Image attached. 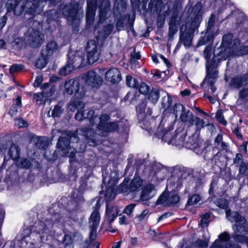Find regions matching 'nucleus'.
<instances>
[{"label":"nucleus","instance_id":"f257e3e1","mask_svg":"<svg viewBox=\"0 0 248 248\" xmlns=\"http://www.w3.org/2000/svg\"><path fill=\"white\" fill-rule=\"evenodd\" d=\"M109 114L103 113L100 115L99 117V123L95 124L96 133L91 128L80 129L78 132H81L84 136L87 137L89 140H91L93 143H94L96 141V138L94 139L96 134L101 136H106L109 133L112 132L117 130L118 124L116 122H108L110 119Z\"/></svg>","mask_w":248,"mask_h":248},{"label":"nucleus","instance_id":"f03ea898","mask_svg":"<svg viewBox=\"0 0 248 248\" xmlns=\"http://www.w3.org/2000/svg\"><path fill=\"white\" fill-rule=\"evenodd\" d=\"M232 38L231 34H225L222 38V41L220 46L214 50V56L211 61H208L206 64V77L211 78H216L218 76V71L216 69L217 63V61L219 62L220 61L225 60L228 57L230 50L224 49L223 51V47H227L229 45L228 40H231Z\"/></svg>","mask_w":248,"mask_h":248},{"label":"nucleus","instance_id":"7ed1b4c3","mask_svg":"<svg viewBox=\"0 0 248 248\" xmlns=\"http://www.w3.org/2000/svg\"><path fill=\"white\" fill-rule=\"evenodd\" d=\"M51 15L54 13V11H51ZM56 16L53 17L54 20H56L58 18L63 16L72 25L77 24L79 22L80 18L83 16V11L80 12L78 8V5L75 4L74 5L69 4L65 5L62 8V13L59 14L55 13Z\"/></svg>","mask_w":248,"mask_h":248},{"label":"nucleus","instance_id":"20e7f679","mask_svg":"<svg viewBox=\"0 0 248 248\" xmlns=\"http://www.w3.org/2000/svg\"><path fill=\"white\" fill-rule=\"evenodd\" d=\"M64 92L68 94H74L77 99L82 98L85 94L84 89L78 78H72L65 80L64 84Z\"/></svg>","mask_w":248,"mask_h":248},{"label":"nucleus","instance_id":"39448f33","mask_svg":"<svg viewBox=\"0 0 248 248\" xmlns=\"http://www.w3.org/2000/svg\"><path fill=\"white\" fill-rule=\"evenodd\" d=\"M25 40L32 47H39L45 40L43 33L37 30L30 29L25 34Z\"/></svg>","mask_w":248,"mask_h":248},{"label":"nucleus","instance_id":"423d86ee","mask_svg":"<svg viewBox=\"0 0 248 248\" xmlns=\"http://www.w3.org/2000/svg\"><path fill=\"white\" fill-rule=\"evenodd\" d=\"M202 8V4L201 2H197L192 8L189 5L186 7L185 11L190 13L191 22L189 25H191L194 27H199L202 19L201 13Z\"/></svg>","mask_w":248,"mask_h":248},{"label":"nucleus","instance_id":"0eeeda50","mask_svg":"<svg viewBox=\"0 0 248 248\" xmlns=\"http://www.w3.org/2000/svg\"><path fill=\"white\" fill-rule=\"evenodd\" d=\"M87 57L89 64H93L99 59L100 49L99 45L94 40H90L87 43Z\"/></svg>","mask_w":248,"mask_h":248},{"label":"nucleus","instance_id":"6e6552de","mask_svg":"<svg viewBox=\"0 0 248 248\" xmlns=\"http://www.w3.org/2000/svg\"><path fill=\"white\" fill-rule=\"evenodd\" d=\"M227 34H231L232 38L231 40H228L229 45L227 47H223L222 51H224V49L230 50V53L228 57L232 54L237 53L239 55H244L248 53V46H241L238 47L240 45V40L238 39L235 38L232 40L233 35L232 33H228Z\"/></svg>","mask_w":248,"mask_h":248},{"label":"nucleus","instance_id":"1a4fd4ad","mask_svg":"<svg viewBox=\"0 0 248 248\" xmlns=\"http://www.w3.org/2000/svg\"><path fill=\"white\" fill-rule=\"evenodd\" d=\"M59 148L63 151L64 155L68 156L70 158V162L72 164L75 161L74 156L76 153V150L69 146V139L68 137H60L57 143Z\"/></svg>","mask_w":248,"mask_h":248},{"label":"nucleus","instance_id":"9d476101","mask_svg":"<svg viewBox=\"0 0 248 248\" xmlns=\"http://www.w3.org/2000/svg\"><path fill=\"white\" fill-rule=\"evenodd\" d=\"M53 226L52 222L47 220L45 222L40 221L35 225L34 231L38 234L41 241L43 242L47 240Z\"/></svg>","mask_w":248,"mask_h":248},{"label":"nucleus","instance_id":"9b49d317","mask_svg":"<svg viewBox=\"0 0 248 248\" xmlns=\"http://www.w3.org/2000/svg\"><path fill=\"white\" fill-rule=\"evenodd\" d=\"M187 25H183L180 29V42L182 43L186 48H188L191 45L192 34L198 27H194L191 25H189L187 28Z\"/></svg>","mask_w":248,"mask_h":248},{"label":"nucleus","instance_id":"f8f14e48","mask_svg":"<svg viewBox=\"0 0 248 248\" xmlns=\"http://www.w3.org/2000/svg\"><path fill=\"white\" fill-rule=\"evenodd\" d=\"M82 78L85 84L92 88H98L103 82V79L101 76L93 70L88 72Z\"/></svg>","mask_w":248,"mask_h":248},{"label":"nucleus","instance_id":"ddd939ff","mask_svg":"<svg viewBox=\"0 0 248 248\" xmlns=\"http://www.w3.org/2000/svg\"><path fill=\"white\" fill-rule=\"evenodd\" d=\"M226 215L228 220L232 222H236V228H243V231L245 232H248V225L246 224V220L237 212L228 210L226 211Z\"/></svg>","mask_w":248,"mask_h":248},{"label":"nucleus","instance_id":"4468645a","mask_svg":"<svg viewBox=\"0 0 248 248\" xmlns=\"http://www.w3.org/2000/svg\"><path fill=\"white\" fill-rule=\"evenodd\" d=\"M98 112H96V110H94L93 109L85 110L84 112L78 111L76 114L75 118L78 121L83 119H88L91 125L93 126L98 121Z\"/></svg>","mask_w":248,"mask_h":248},{"label":"nucleus","instance_id":"2eb2a0df","mask_svg":"<svg viewBox=\"0 0 248 248\" xmlns=\"http://www.w3.org/2000/svg\"><path fill=\"white\" fill-rule=\"evenodd\" d=\"M41 89L42 90V92L35 93L33 96L36 102L40 105L44 104L47 98L50 96L53 92L52 87L48 83L44 84Z\"/></svg>","mask_w":248,"mask_h":248},{"label":"nucleus","instance_id":"dca6fc26","mask_svg":"<svg viewBox=\"0 0 248 248\" xmlns=\"http://www.w3.org/2000/svg\"><path fill=\"white\" fill-rule=\"evenodd\" d=\"M100 220V216L98 209L96 208L92 213L89 218V226L91 229L90 237L91 240H94L96 237V230Z\"/></svg>","mask_w":248,"mask_h":248},{"label":"nucleus","instance_id":"f3484780","mask_svg":"<svg viewBox=\"0 0 248 248\" xmlns=\"http://www.w3.org/2000/svg\"><path fill=\"white\" fill-rule=\"evenodd\" d=\"M230 236L227 232H223L218 235V240H216L213 244L216 248H241L239 245H231L229 244Z\"/></svg>","mask_w":248,"mask_h":248},{"label":"nucleus","instance_id":"a211bd4d","mask_svg":"<svg viewBox=\"0 0 248 248\" xmlns=\"http://www.w3.org/2000/svg\"><path fill=\"white\" fill-rule=\"evenodd\" d=\"M178 110L181 111L180 119L183 122H187L190 124L193 122L194 116L189 110L186 111L183 105L177 104L175 105L173 112L176 115H178Z\"/></svg>","mask_w":248,"mask_h":248},{"label":"nucleus","instance_id":"6ab92c4d","mask_svg":"<svg viewBox=\"0 0 248 248\" xmlns=\"http://www.w3.org/2000/svg\"><path fill=\"white\" fill-rule=\"evenodd\" d=\"M49 1L51 4L55 2V0H33L32 1H28L26 4L27 8H29L28 12L31 15L38 14L42 11V7L40 6L41 3Z\"/></svg>","mask_w":248,"mask_h":248},{"label":"nucleus","instance_id":"aec40b11","mask_svg":"<svg viewBox=\"0 0 248 248\" xmlns=\"http://www.w3.org/2000/svg\"><path fill=\"white\" fill-rule=\"evenodd\" d=\"M180 198L177 194H172L168 196L167 193L164 192L159 197L157 201L158 204H162L166 205L175 204L179 201Z\"/></svg>","mask_w":248,"mask_h":248},{"label":"nucleus","instance_id":"412c9836","mask_svg":"<svg viewBox=\"0 0 248 248\" xmlns=\"http://www.w3.org/2000/svg\"><path fill=\"white\" fill-rule=\"evenodd\" d=\"M119 210L118 207L114 205L107 203L105 220L111 224L117 217Z\"/></svg>","mask_w":248,"mask_h":248},{"label":"nucleus","instance_id":"4be33fe9","mask_svg":"<svg viewBox=\"0 0 248 248\" xmlns=\"http://www.w3.org/2000/svg\"><path fill=\"white\" fill-rule=\"evenodd\" d=\"M87 1L86 22L88 25H90L94 19L97 0H87Z\"/></svg>","mask_w":248,"mask_h":248},{"label":"nucleus","instance_id":"5701e85b","mask_svg":"<svg viewBox=\"0 0 248 248\" xmlns=\"http://www.w3.org/2000/svg\"><path fill=\"white\" fill-rule=\"evenodd\" d=\"M105 79L112 83H117L121 80V74L117 68H111L108 70L105 75Z\"/></svg>","mask_w":248,"mask_h":248},{"label":"nucleus","instance_id":"b1692460","mask_svg":"<svg viewBox=\"0 0 248 248\" xmlns=\"http://www.w3.org/2000/svg\"><path fill=\"white\" fill-rule=\"evenodd\" d=\"M110 3L108 0H102L99 6V21L103 22L108 18L110 13Z\"/></svg>","mask_w":248,"mask_h":248},{"label":"nucleus","instance_id":"393cba45","mask_svg":"<svg viewBox=\"0 0 248 248\" xmlns=\"http://www.w3.org/2000/svg\"><path fill=\"white\" fill-rule=\"evenodd\" d=\"M156 194L155 186L152 184L146 186L142 189L140 196L141 201H147L152 199Z\"/></svg>","mask_w":248,"mask_h":248},{"label":"nucleus","instance_id":"a878e982","mask_svg":"<svg viewBox=\"0 0 248 248\" xmlns=\"http://www.w3.org/2000/svg\"><path fill=\"white\" fill-rule=\"evenodd\" d=\"M59 48V46L55 41H51L42 47L41 54L43 56L49 57L56 52Z\"/></svg>","mask_w":248,"mask_h":248},{"label":"nucleus","instance_id":"bb28decb","mask_svg":"<svg viewBox=\"0 0 248 248\" xmlns=\"http://www.w3.org/2000/svg\"><path fill=\"white\" fill-rule=\"evenodd\" d=\"M143 181L141 179V178L135 174L131 180L129 186L130 191L131 192L139 191L141 189V186L143 185Z\"/></svg>","mask_w":248,"mask_h":248},{"label":"nucleus","instance_id":"cd10ccee","mask_svg":"<svg viewBox=\"0 0 248 248\" xmlns=\"http://www.w3.org/2000/svg\"><path fill=\"white\" fill-rule=\"evenodd\" d=\"M21 97L18 96L16 99L14 100L13 104L8 111V114L11 116H16L21 110Z\"/></svg>","mask_w":248,"mask_h":248},{"label":"nucleus","instance_id":"c85d7f7f","mask_svg":"<svg viewBox=\"0 0 248 248\" xmlns=\"http://www.w3.org/2000/svg\"><path fill=\"white\" fill-rule=\"evenodd\" d=\"M174 139L172 145L176 146H184L187 147L186 142H185L186 135L184 132H181L174 134Z\"/></svg>","mask_w":248,"mask_h":248},{"label":"nucleus","instance_id":"c756f323","mask_svg":"<svg viewBox=\"0 0 248 248\" xmlns=\"http://www.w3.org/2000/svg\"><path fill=\"white\" fill-rule=\"evenodd\" d=\"M214 35L212 34L211 32L207 31V34H204L203 36H201L199 40L197 45L201 46L205 45L208 42L211 43L214 40Z\"/></svg>","mask_w":248,"mask_h":248},{"label":"nucleus","instance_id":"7c9ffc66","mask_svg":"<svg viewBox=\"0 0 248 248\" xmlns=\"http://www.w3.org/2000/svg\"><path fill=\"white\" fill-rule=\"evenodd\" d=\"M9 155L11 158L14 160L17 159L20 155V149L15 144H12L9 151Z\"/></svg>","mask_w":248,"mask_h":248},{"label":"nucleus","instance_id":"2f4dec72","mask_svg":"<svg viewBox=\"0 0 248 248\" xmlns=\"http://www.w3.org/2000/svg\"><path fill=\"white\" fill-rule=\"evenodd\" d=\"M33 140L36 146L40 149H44L47 146V140L44 137H36Z\"/></svg>","mask_w":248,"mask_h":248},{"label":"nucleus","instance_id":"473e14b6","mask_svg":"<svg viewBox=\"0 0 248 248\" xmlns=\"http://www.w3.org/2000/svg\"><path fill=\"white\" fill-rule=\"evenodd\" d=\"M174 134L170 131H166L162 136V140L163 141L167 142L169 144H172L174 139Z\"/></svg>","mask_w":248,"mask_h":248},{"label":"nucleus","instance_id":"72a5a7b5","mask_svg":"<svg viewBox=\"0 0 248 248\" xmlns=\"http://www.w3.org/2000/svg\"><path fill=\"white\" fill-rule=\"evenodd\" d=\"M74 68V66L71 64L70 61L68 60L67 64L61 69L59 73L62 76H66L69 74Z\"/></svg>","mask_w":248,"mask_h":248},{"label":"nucleus","instance_id":"f704fd0d","mask_svg":"<svg viewBox=\"0 0 248 248\" xmlns=\"http://www.w3.org/2000/svg\"><path fill=\"white\" fill-rule=\"evenodd\" d=\"M163 0H151V2L149 4V8L151 9V10L154 11H159L160 10L161 6L163 3ZM169 0H167V2ZM166 1V0H164Z\"/></svg>","mask_w":248,"mask_h":248},{"label":"nucleus","instance_id":"c9c22d12","mask_svg":"<svg viewBox=\"0 0 248 248\" xmlns=\"http://www.w3.org/2000/svg\"><path fill=\"white\" fill-rule=\"evenodd\" d=\"M48 57L47 56H43L41 53V57L36 61V66L39 69L44 68L47 63Z\"/></svg>","mask_w":248,"mask_h":248},{"label":"nucleus","instance_id":"e433bc0d","mask_svg":"<svg viewBox=\"0 0 248 248\" xmlns=\"http://www.w3.org/2000/svg\"><path fill=\"white\" fill-rule=\"evenodd\" d=\"M159 97V91L157 89H154L150 93L148 99L151 102L155 104L158 101Z\"/></svg>","mask_w":248,"mask_h":248},{"label":"nucleus","instance_id":"4c0bfd02","mask_svg":"<svg viewBox=\"0 0 248 248\" xmlns=\"http://www.w3.org/2000/svg\"><path fill=\"white\" fill-rule=\"evenodd\" d=\"M70 61L71 64L74 66V67L78 68L83 61V58L79 56L75 55L72 56V58H69V60Z\"/></svg>","mask_w":248,"mask_h":248},{"label":"nucleus","instance_id":"58836bf2","mask_svg":"<svg viewBox=\"0 0 248 248\" xmlns=\"http://www.w3.org/2000/svg\"><path fill=\"white\" fill-rule=\"evenodd\" d=\"M146 107V104L145 102H142L139 104L137 107V111L138 113V117L139 119L142 120L144 118L145 115V110Z\"/></svg>","mask_w":248,"mask_h":248},{"label":"nucleus","instance_id":"ea45409f","mask_svg":"<svg viewBox=\"0 0 248 248\" xmlns=\"http://www.w3.org/2000/svg\"><path fill=\"white\" fill-rule=\"evenodd\" d=\"M83 103L80 100H78L71 102L68 106V108L70 110L74 111L77 109L83 108Z\"/></svg>","mask_w":248,"mask_h":248},{"label":"nucleus","instance_id":"a19ab883","mask_svg":"<svg viewBox=\"0 0 248 248\" xmlns=\"http://www.w3.org/2000/svg\"><path fill=\"white\" fill-rule=\"evenodd\" d=\"M193 120L190 125H195L197 130H200L206 125L204 121L198 117L194 116Z\"/></svg>","mask_w":248,"mask_h":248},{"label":"nucleus","instance_id":"79ce46f5","mask_svg":"<svg viewBox=\"0 0 248 248\" xmlns=\"http://www.w3.org/2000/svg\"><path fill=\"white\" fill-rule=\"evenodd\" d=\"M114 28L112 24H108L105 26L102 31L101 36L103 38H106L108 37L112 32Z\"/></svg>","mask_w":248,"mask_h":248},{"label":"nucleus","instance_id":"37998d69","mask_svg":"<svg viewBox=\"0 0 248 248\" xmlns=\"http://www.w3.org/2000/svg\"><path fill=\"white\" fill-rule=\"evenodd\" d=\"M241 229L242 228H241ZM236 229L237 230V232H234V234L233 235V238L234 240L240 243L248 242V237L237 234V232L240 231L241 228H239V227H238L236 228ZM242 231H243V229L242 230ZM244 232L245 231H244Z\"/></svg>","mask_w":248,"mask_h":248},{"label":"nucleus","instance_id":"c03bdc74","mask_svg":"<svg viewBox=\"0 0 248 248\" xmlns=\"http://www.w3.org/2000/svg\"><path fill=\"white\" fill-rule=\"evenodd\" d=\"M115 196L116 194L114 192V187L112 186L109 187L107 190L105 196L107 203H108V202L114 199Z\"/></svg>","mask_w":248,"mask_h":248},{"label":"nucleus","instance_id":"a18cd8bd","mask_svg":"<svg viewBox=\"0 0 248 248\" xmlns=\"http://www.w3.org/2000/svg\"><path fill=\"white\" fill-rule=\"evenodd\" d=\"M233 82L238 86L245 85L248 83V72L242 77L236 78Z\"/></svg>","mask_w":248,"mask_h":248},{"label":"nucleus","instance_id":"49530a36","mask_svg":"<svg viewBox=\"0 0 248 248\" xmlns=\"http://www.w3.org/2000/svg\"><path fill=\"white\" fill-rule=\"evenodd\" d=\"M126 84L130 87L138 88V81L130 76H127L126 78Z\"/></svg>","mask_w":248,"mask_h":248},{"label":"nucleus","instance_id":"de8ad7c7","mask_svg":"<svg viewBox=\"0 0 248 248\" xmlns=\"http://www.w3.org/2000/svg\"><path fill=\"white\" fill-rule=\"evenodd\" d=\"M214 202L217 206L222 209H226L228 206L227 201L223 198L217 199Z\"/></svg>","mask_w":248,"mask_h":248},{"label":"nucleus","instance_id":"09e8293b","mask_svg":"<svg viewBox=\"0 0 248 248\" xmlns=\"http://www.w3.org/2000/svg\"><path fill=\"white\" fill-rule=\"evenodd\" d=\"M176 23L173 17L171 18L169 22V35L172 36L177 32Z\"/></svg>","mask_w":248,"mask_h":248},{"label":"nucleus","instance_id":"8fccbe9b","mask_svg":"<svg viewBox=\"0 0 248 248\" xmlns=\"http://www.w3.org/2000/svg\"><path fill=\"white\" fill-rule=\"evenodd\" d=\"M63 112L62 107L60 105H57L55 106L54 108L52 111V116L54 118L59 117Z\"/></svg>","mask_w":248,"mask_h":248},{"label":"nucleus","instance_id":"3c124183","mask_svg":"<svg viewBox=\"0 0 248 248\" xmlns=\"http://www.w3.org/2000/svg\"><path fill=\"white\" fill-rule=\"evenodd\" d=\"M17 163L19 167L25 169L29 168L31 165L30 160L26 158H22Z\"/></svg>","mask_w":248,"mask_h":248},{"label":"nucleus","instance_id":"603ef678","mask_svg":"<svg viewBox=\"0 0 248 248\" xmlns=\"http://www.w3.org/2000/svg\"><path fill=\"white\" fill-rule=\"evenodd\" d=\"M236 78H234L232 80V83L233 84L235 85L237 87H242V86H238L236 84H234V82H233V80L234 79H235ZM248 84V83L246 84H244L243 85H242V86H246ZM239 97L240 98H246L247 97H248V86L247 87H245L244 88L243 90H242L240 93H239Z\"/></svg>","mask_w":248,"mask_h":248},{"label":"nucleus","instance_id":"864d4df0","mask_svg":"<svg viewBox=\"0 0 248 248\" xmlns=\"http://www.w3.org/2000/svg\"><path fill=\"white\" fill-rule=\"evenodd\" d=\"M15 124L18 128L26 127L28 126V123L22 118H19L15 119Z\"/></svg>","mask_w":248,"mask_h":248},{"label":"nucleus","instance_id":"5fc2aeb1","mask_svg":"<svg viewBox=\"0 0 248 248\" xmlns=\"http://www.w3.org/2000/svg\"><path fill=\"white\" fill-rule=\"evenodd\" d=\"M239 171L241 174L248 176V164H246L244 162L241 163L239 166Z\"/></svg>","mask_w":248,"mask_h":248},{"label":"nucleus","instance_id":"6e6d98bb","mask_svg":"<svg viewBox=\"0 0 248 248\" xmlns=\"http://www.w3.org/2000/svg\"><path fill=\"white\" fill-rule=\"evenodd\" d=\"M201 200L200 196L198 194H194L189 198L188 200V204L189 205H193L198 203Z\"/></svg>","mask_w":248,"mask_h":248},{"label":"nucleus","instance_id":"4d7b16f0","mask_svg":"<svg viewBox=\"0 0 248 248\" xmlns=\"http://www.w3.org/2000/svg\"><path fill=\"white\" fill-rule=\"evenodd\" d=\"M136 204L135 203H131L127 205L125 207L123 211V213L126 214L129 217H130L131 214L132 213L134 210V208L136 206Z\"/></svg>","mask_w":248,"mask_h":248},{"label":"nucleus","instance_id":"13d9d810","mask_svg":"<svg viewBox=\"0 0 248 248\" xmlns=\"http://www.w3.org/2000/svg\"><path fill=\"white\" fill-rule=\"evenodd\" d=\"M139 88V92L142 94H145L148 93L150 88L144 83H141L140 86L138 87Z\"/></svg>","mask_w":248,"mask_h":248},{"label":"nucleus","instance_id":"bf43d9fd","mask_svg":"<svg viewBox=\"0 0 248 248\" xmlns=\"http://www.w3.org/2000/svg\"><path fill=\"white\" fill-rule=\"evenodd\" d=\"M212 46H208L203 51V55L205 59L206 60V63L208 61L210 60V58L211 56Z\"/></svg>","mask_w":248,"mask_h":248},{"label":"nucleus","instance_id":"052dcab7","mask_svg":"<svg viewBox=\"0 0 248 248\" xmlns=\"http://www.w3.org/2000/svg\"><path fill=\"white\" fill-rule=\"evenodd\" d=\"M18 4L17 0H8L6 6L9 10H13Z\"/></svg>","mask_w":248,"mask_h":248},{"label":"nucleus","instance_id":"680f3d73","mask_svg":"<svg viewBox=\"0 0 248 248\" xmlns=\"http://www.w3.org/2000/svg\"><path fill=\"white\" fill-rule=\"evenodd\" d=\"M216 118L217 120L221 124L223 125L226 124V122L224 119V116L221 111H218L216 113Z\"/></svg>","mask_w":248,"mask_h":248},{"label":"nucleus","instance_id":"e2e57ef3","mask_svg":"<svg viewBox=\"0 0 248 248\" xmlns=\"http://www.w3.org/2000/svg\"><path fill=\"white\" fill-rule=\"evenodd\" d=\"M215 20V16L212 14L210 16L208 23L207 30L208 32H211L212 28H213Z\"/></svg>","mask_w":248,"mask_h":248},{"label":"nucleus","instance_id":"0e129e2a","mask_svg":"<svg viewBox=\"0 0 248 248\" xmlns=\"http://www.w3.org/2000/svg\"><path fill=\"white\" fill-rule=\"evenodd\" d=\"M209 217V216L208 215H205L204 216L202 217L200 222V224L202 227H207L208 223H209V220H208V217Z\"/></svg>","mask_w":248,"mask_h":248},{"label":"nucleus","instance_id":"69168bd1","mask_svg":"<svg viewBox=\"0 0 248 248\" xmlns=\"http://www.w3.org/2000/svg\"><path fill=\"white\" fill-rule=\"evenodd\" d=\"M22 65L20 64H13L12 65L9 69L10 73H14L16 72L20 71L22 69Z\"/></svg>","mask_w":248,"mask_h":248},{"label":"nucleus","instance_id":"338daca9","mask_svg":"<svg viewBox=\"0 0 248 248\" xmlns=\"http://www.w3.org/2000/svg\"><path fill=\"white\" fill-rule=\"evenodd\" d=\"M43 81V78L41 76H37L35 79L34 80V82H33V86L35 87H37L40 86V85L42 83Z\"/></svg>","mask_w":248,"mask_h":248},{"label":"nucleus","instance_id":"774afa93","mask_svg":"<svg viewBox=\"0 0 248 248\" xmlns=\"http://www.w3.org/2000/svg\"><path fill=\"white\" fill-rule=\"evenodd\" d=\"M119 222L121 225H125L128 223V220L126 217L121 215H120Z\"/></svg>","mask_w":248,"mask_h":248}]
</instances>
